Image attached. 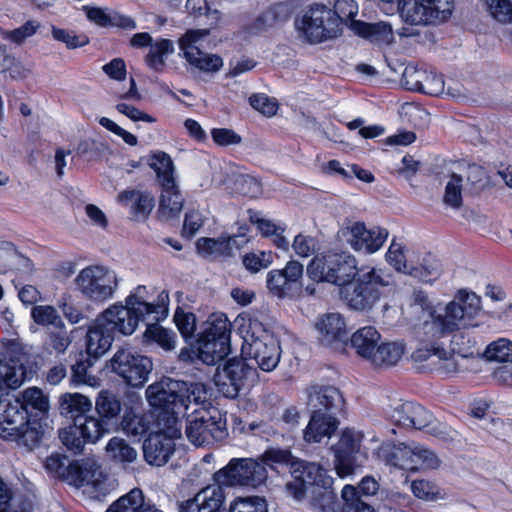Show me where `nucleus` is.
<instances>
[{
	"label": "nucleus",
	"mask_w": 512,
	"mask_h": 512,
	"mask_svg": "<svg viewBox=\"0 0 512 512\" xmlns=\"http://www.w3.org/2000/svg\"><path fill=\"white\" fill-rule=\"evenodd\" d=\"M15 401H19L26 411L32 409L42 415L47 414L50 409L49 396L36 386L23 390Z\"/></svg>",
	"instance_id": "nucleus-42"
},
{
	"label": "nucleus",
	"mask_w": 512,
	"mask_h": 512,
	"mask_svg": "<svg viewBox=\"0 0 512 512\" xmlns=\"http://www.w3.org/2000/svg\"><path fill=\"white\" fill-rule=\"evenodd\" d=\"M364 435L355 429H345L335 446L334 468L341 478L353 474L356 467L367 459Z\"/></svg>",
	"instance_id": "nucleus-12"
},
{
	"label": "nucleus",
	"mask_w": 512,
	"mask_h": 512,
	"mask_svg": "<svg viewBox=\"0 0 512 512\" xmlns=\"http://www.w3.org/2000/svg\"><path fill=\"white\" fill-rule=\"evenodd\" d=\"M111 369L128 385L143 386L152 371V361L143 355L135 354L129 350H119L110 360Z\"/></svg>",
	"instance_id": "nucleus-16"
},
{
	"label": "nucleus",
	"mask_w": 512,
	"mask_h": 512,
	"mask_svg": "<svg viewBox=\"0 0 512 512\" xmlns=\"http://www.w3.org/2000/svg\"><path fill=\"white\" fill-rule=\"evenodd\" d=\"M183 208V198L175 184L163 187L160 199L159 213L162 218L170 219L179 215Z\"/></svg>",
	"instance_id": "nucleus-47"
},
{
	"label": "nucleus",
	"mask_w": 512,
	"mask_h": 512,
	"mask_svg": "<svg viewBox=\"0 0 512 512\" xmlns=\"http://www.w3.org/2000/svg\"><path fill=\"white\" fill-rule=\"evenodd\" d=\"M451 354H457L462 358H480L479 342L468 332H458L450 341Z\"/></svg>",
	"instance_id": "nucleus-45"
},
{
	"label": "nucleus",
	"mask_w": 512,
	"mask_h": 512,
	"mask_svg": "<svg viewBox=\"0 0 512 512\" xmlns=\"http://www.w3.org/2000/svg\"><path fill=\"white\" fill-rule=\"evenodd\" d=\"M441 273V263L434 256L430 254L423 256L415 254V262H412L407 275L423 282H433L440 277Z\"/></svg>",
	"instance_id": "nucleus-30"
},
{
	"label": "nucleus",
	"mask_w": 512,
	"mask_h": 512,
	"mask_svg": "<svg viewBox=\"0 0 512 512\" xmlns=\"http://www.w3.org/2000/svg\"><path fill=\"white\" fill-rule=\"evenodd\" d=\"M257 372L244 360L230 359L216 375V385L228 398H234L239 391L254 383Z\"/></svg>",
	"instance_id": "nucleus-18"
},
{
	"label": "nucleus",
	"mask_w": 512,
	"mask_h": 512,
	"mask_svg": "<svg viewBox=\"0 0 512 512\" xmlns=\"http://www.w3.org/2000/svg\"><path fill=\"white\" fill-rule=\"evenodd\" d=\"M168 293L162 291L157 301H150L145 286L136 287L126 297L125 304L114 303L106 308L99 316L113 333L131 335L135 332L140 321L158 322L168 315Z\"/></svg>",
	"instance_id": "nucleus-2"
},
{
	"label": "nucleus",
	"mask_w": 512,
	"mask_h": 512,
	"mask_svg": "<svg viewBox=\"0 0 512 512\" xmlns=\"http://www.w3.org/2000/svg\"><path fill=\"white\" fill-rule=\"evenodd\" d=\"M293 480L287 483L288 492L296 499H307L314 512H339L333 489V478L317 463L293 462Z\"/></svg>",
	"instance_id": "nucleus-3"
},
{
	"label": "nucleus",
	"mask_w": 512,
	"mask_h": 512,
	"mask_svg": "<svg viewBox=\"0 0 512 512\" xmlns=\"http://www.w3.org/2000/svg\"><path fill=\"white\" fill-rule=\"evenodd\" d=\"M453 301L458 302L459 309L466 323L476 317L482 309L480 297L476 293L465 289L459 290L455 294Z\"/></svg>",
	"instance_id": "nucleus-50"
},
{
	"label": "nucleus",
	"mask_w": 512,
	"mask_h": 512,
	"mask_svg": "<svg viewBox=\"0 0 512 512\" xmlns=\"http://www.w3.org/2000/svg\"><path fill=\"white\" fill-rule=\"evenodd\" d=\"M381 339V334L375 327L365 326L351 335L350 342L356 354L370 362Z\"/></svg>",
	"instance_id": "nucleus-24"
},
{
	"label": "nucleus",
	"mask_w": 512,
	"mask_h": 512,
	"mask_svg": "<svg viewBox=\"0 0 512 512\" xmlns=\"http://www.w3.org/2000/svg\"><path fill=\"white\" fill-rule=\"evenodd\" d=\"M68 472V482L76 487L91 486L101 493L115 488V480L102 469V466L94 458L70 462Z\"/></svg>",
	"instance_id": "nucleus-15"
},
{
	"label": "nucleus",
	"mask_w": 512,
	"mask_h": 512,
	"mask_svg": "<svg viewBox=\"0 0 512 512\" xmlns=\"http://www.w3.org/2000/svg\"><path fill=\"white\" fill-rule=\"evenodd\" d=\"M105 457L116 464L126 465L137 460L138 452L125 439L115 436L105 446Z\"/></svg>",
	"instance_id": "nucleus-32"
},
{
	"label": "nucleus",
	"mask_w": 512,
	"mask_h": 512,
	"mask_svg": "<svg viewBox=\"0 0 512 512\" xmlns=\"http://www.w3.org/2000/svg\"><path fill=\"white\" fill-rule=\"evenodd\" d=\"M147 508L144 506L142 492L133 489L110 505L106 512H145Z\"/></svg>",
	"instance_id": "nucleus-52"
},
{
	"label": "nucleus",
	"mask_w": 512,
	"mask_h": 512,
	"mask_svg": "<svg viewBox=\"0 0 512 512\" xmlns=\"http://www.w3.org/2000/svg\"><path fill=\"white\" fill-rule=\"evenodd\" d=\"M95 408L99 417L104 420H111L116 418L121 412V403L117 397L108 392L101 391L96 399Z\"/></svg>",
	"instance_id": "nucleus-53"
},
{
	"label": "nucleus",
	"mask_w": 512,
	"mask_h": 512,
	"mask_svg": "<svg viewBox=\"0 0 512 512\" xmlns=\"http://www.w3.org/2000/svg\"><path fill=\"white\" fill-rule=\"evenodd\" d=\"M338 427L337 419L331 413L315 411L304 430L303 438L307 443H320L330 439Z\"/></svg>",
	"instance_id": "nucleus-22"
},
{
	"label": "nucleus",
	"mask_w": 512,
	"mask_h": 512,
	"mask_svg": "<svg viewBox=\"0 0 512 512\" xmlns=\"http://www.w3.org/2000/svg\"><path fill=\"white\" fill-rule=\"evenodd\" d=\"M185 62L191 71L204 74H215L219 72L224 65L222 57L214 53L206 52L203 49H199L195 55L193 54L186 58Z\"/></svg>",
	"instance_id": "nucleus-37"
},
{
	"label": "nucleus",
	"mask_w": 512,
	"mask_h": 512,
	"mask_svg": "<svg viewBox=\"0 0 512 512\" xmlns=\"http://www.w3.org/2000/svg\"><path fill=\"white\" fill-rule=\"evenodd\" d=\"M350 29L355 34L380 44H390L394 39L392 27L386 22L370 24L361 21H352L350 23Z\"/></svg>",
	"instance_id": "nucleus-29"
},
{
	"label": "nucleus",
	"mask_w": 512,
	"mask_h": 512,
	"mask_svg": "<svg viewBox=\"0 0 512 512\" xmlns=\"http://www.w3.org/2000/svg\"><path fill=\"white\" fill-rule=\"evenodd\" d=\"M481 357L487 361L512 362V342L506 338H500L487 345Z\"/></svg>",
	"instance_id": "nucleus-56"
},
{
	"label": "nucleus",
	"mask_w": 512,
	"mask_h": 512,
	"mask_svg": "<svg viewBox=\"0 0 512 512\" xmlns=\"http://www.w3.org/2000/svg\"><path fill=\"white\" fill-rule=\"evenodd\" d=\"M413 360L428 370H456L451 352L439 344L426 345L418 348L412 355Z\"/></svg>",
	"instance_id": "nucleus-21"
},
{
	"label": "nucleus",
	"mask_w": 512,
	"mask_h": 512,
	"mask_svg": "<svg viewBox=\"0 0 512 512\" xmlns=\"http://www.w3.org/2000/svg\"><path fill=\"white\" fill-rule=\"evenodd\" d=\"M407 428L425 430L427 433L435 436H442L445 430V427L439 421L435 420L429 411L416 403L413 404L410 422Z\"/></svg>",
	"instance_id": "nucleus-38"
},
{
	"label": "nucleus",
	"mask_w": 512,
	"mask_h": 512,
	"mask_svg": "<svg viewBox=\"0 0 512 512\" xmlns=\"http://www.w3.org/2000/svg\"><path fill=\"white\" fill-rule=\"evenodd\" d=\"M332 268L330 283L338 286L350 284L359 271L356 257L346 251H336Z\"/></svg>",
	"instance_id": "nucleus-26"
},
{
	"label": "nucleus",
	"mask_w": 512,
	"mask_h": 512,
	"mask_svg": "<svg viewBox=\"0 0 512 512\" xmlns=\"http://www.w3.org/2000/svg\"><path fill=\"white\" fill-rule=\"evenodd\" d=\"M375 456L390 467L407 471L436 468L440 463L434 452L414 443H384L378 448Z\"/></svg>",
	"instance_id": "nucleus-7"
},
{
	"label": "nucleus",
	"mask_w": 512,
	"mask_h": 512,
	"mask_svg": "<svg viewBox=\"0 0 512 512\" xmlns=\"http://www.w3.org/2000/svg\"><path fill=\"white\" fill-rule=\"evenodd\" d=\"M343 507L341 512H375L374 508L362 501L358 490L352 485H345L341 491Z\"/></svg>",
	"instance_id": "nucleus-57"
},
{
	"label": "nucleus",
	"mask_w": 512,
	"mask_h": 512,
	"mask_svg": "<svg viewBox=\"0 0 512 512\" xmlns=\"http://www.w3.org/2000/svg\"><path fill=\"white\" fill-rule=\"evenodd\" d=\"M309 404L316 407L322 406L332 413L339 412L344 407V398L341 392L332 386L313 388L309 392Z\"/></svg>",
	"instance_id": "nucleus-31"
},
{
	"label": "nucleus",
	"mask_w": 512,
	"mask_h": 512,
	"mask_svg": "<svg viewBox=\"0 0 512 512\" xmlns=\"http://www.w3.org/2000/svg\"><path fill=\"white\" fill-rule=\"evenodd\" d=\"M266 286L268 290L278 298L290 297L293 294V288L279 269L268 272Z\"/></svg>",
	"instance_id": "nucleus-60"
},
{
	"label": "nucleus",
	"mask_w": 512,
	"mask_h": 512,
	"mask_svg": "<svg viewBox=\"0 0 512 512\" xmlns=\"http://www.w3.org/2000/svg\"><path fill=\"white\" fill-rule=\"evenodd\" d=\"M266 478L263 464L253 459H233L214 474L215 482L223 486L257 485Z\"/></svg>",
	"instance_id": "nucleus-17"
},
{
	"label": "nucleus",
	"mask_w": 512,
	"mask_h": 512,
	"mask_svg": "<svg viewBox=\"0 0 512 512\" xmlns=\"http://www.w3.org/2000/svg\"><path fill=\"white\" fill-rule=\"evenodd\" d=\"M40 28L41 24L36 20H29L13 30H5L0 27V38L13 44L21 45L28 38L34 36Z\"/></svg>",
	"instance_id": "nucleus-55"
},
{
	"label": "nucleus",
	"mask_w": 512,
	"mask_h": 512,
	"mask_svg": "<svg viewBox=\"0 0 512 512\" xmlns=\"http://www.w3.org/2000/svg\"><path fill=\"white\" fill-rule=\"evenodd\" d=\"M315 328L319 334V341L327 347H337L346 342L348 326L345 318L337 312H329L320 316Z\"/></svg>",
	"instance_id": "nucleus-20"
},
{
	"label": "nucleus",
	"mask_w": 512,
	"mask_h": 512,
	"mask_svg": "<svg viewBox=\"0 0 512 512\" xmlns=\"http://www.w3.org/2000/svg\"><path fill=\"white\" fill-rule=\"evenodd\" d=\"M31 316L35 323L42 326H54L56 328L63 327V321L56 308L51 305L34 306Z\"/></svg>",
	"instance_id": "nucleus-59"
},
{
	"label": "nucleus",
	"mask_w": 512,
	"mask_h": 512,
	"mask_svg": "<svg viewBox=\"0 0 512 512\" xmlns=\"http://www.w3.org/2000/svg\"><path fill=\"white\" fill-rule=\"evenodd\" d=\"M401 18L412 25H428L446 21L453 10L452 0H399Z\"/></svg>",
	"instance_id": "nucleus-14"
},
{
	"label": "nucleus",
	"mask_w": 512,
	"mask_h": 512,
	"mask_svg": "<svg viewBox=\"0 0 512 512\" xmlns=\"http://www.w3.org/2000/svg\"><path fill=\"white\" fill-rule=\"evenodd\" d=\"M204 385L209 393L208 398L197 405L191 395L189 400L186 399L189 407L183 416H188L186 435L195 446L223 440L227 435L226 424L221 415L216 410L211 411L205 407L211 396V389L206 384Z\"/></svg>",
	"instance_id": "nucleus-5"
},
{
	"label": "nucleus",
	"mask_w": 512,
	"mask_h": 512,
	"mask_svg": "<svg viewBox=\"0 0 512 512\" xmlns=\"http://www.w3.org/2000/svg\"><path fill=\"white\" fill-rule=\"evenodd\" d=\"M175 51L174 43L170 39H157L152 42L145 58L146 63L154 70L159 71L165 65V59Z\"/></svg>",
	"instance_id": "nucleus-48"
},
{
	"label": "nucleus",
	"mask_w": 512,
	"mask_h": 512,
	"mask_svg": "<svg viewBox=\"0 0 512 512\" xmlns=\"http://www.w3.org/2000/svg\"><path fill=\"white\" fill-rule=\"evenodd\" d=\"M143 339L146 343H156L167 351L175 349L177 343L175 334L157 323L147 326Z\"/></svg>",
	"instance_id": "nucleus-49"
},
{
	"label": "nucleus",
	"mask_w": 512,
	"mask_h": 512,
	"mask_svg": "<svg viewBox=\"0 0 512 512\" xmlns=\"http://www.w3.org/2000/svg\"><path fill=\"white\" fill-rule=\"evenodd\" d=\"M250 105L259 113L266 117H272L277 113L278 103L276 99L266 94L259 93L250 96Z\"/></svg>",
	"instance_id": "nucleus-63"
},
{
	"label": "nucleus",
	"mask_w": 512,
	"mask_h": 512,
	"mask_svg": "<svg viewBox=\"0 0 512 512\" xmlns=\"http://www.w3.org/2000/svg\"><path fill=\"white\" fill-rule=\"evenodd\" d=\"M406 353L405 344L400 341H380L370 364L376 367H392L397 365Z\"/></svg>",
	"instance_id": "nucleus-28"
},
{
	"label": "nucleus",
	"mask_w": 512,
	"mask_h": 512,
	"mask_svg": "<svg viewBox=\"0 0 512 512\" xmlns=\"http://www.w3.org/2000/svg\"><path fill=\"white\" fill-rule=\"evenodd\" d=\"M87 18L99 26L115 25L123 28H136V23L133 19L128 16L120 15L116 12H109L99 7H88L83 8Z\"/></svg>",
	"instance_id": "nucleus-36"
},
{
	"label": "nucleus",
	"mask_w": 512,
	"mask_h": 512,
	"mask_svg": "<svg viewBox=\"0 0 512 512\" xmlns=\"http://www.w3.org/2000/svg\"><path fill=\"white\" fill-rule=\"evenodd\" d=\"M235 237L222 236L218 239L201 238L197 241L198 253L202 256L230 254Z\"/></svg>",
	"instance_id": "nucleus-51"
},
{
	"label": "nucleus",
	"mask_w": 512,
	"mask_h": 512,
	"mask_svg": "<svg viewBox=\"0 0 512 512\" xmlns=\"http://www.w3.org/2000/svg\"><path fill=\"white\" fill-rule=\"evenodd\" d=\"M118 276L112 269L101 265L83 268L74 283L76 289L87 299L104 303L114 297L118 288Z\"/></svg>",
	"instance_id": "nucleus-8"
},
{
	"label": "nucleus",
	"mask_w": 512,
	"mask_h": 512,
	"mask_svg": "<svg viewBox=\"0 0 512 512\" xmlns=\"http://www.w3.org/2000/svg\"><path fill=\"white\" fill-rule=\"evenodd\" d=\"M4 358L0 360V385L16 390L31 378L28 355L18 340L3 342Z\"/></svg>",
	"instance_id": "nucleus-13"
},
{
	"label": "nucleus",
	"mask_w": 512,
	"mask_h": 512,
	"mask_svg": "<svg viewBox=\"0 0 512 512\" xmlns=\"http://www.w3.org/2000/svg\"><path fill=\"white\" fill-rule=\"evenodd\" d=\"M491 15L499 22L508 23L512 21L511 0H487Z\"/></svg>",
	"instance_id": "nucleus-64"
},
{
	"label": "nucleus",
	"mask_w": 512,
	"mask_h": 512,
	"mask_svg": "<svg viewBox=\"0 0 512 512\" xmlns=\"http://www.w3.org/2000/svg\"><path fill=\"white\" fill-rule=\"evenodd\" d=\"M195 348L200 361L215 365L229 354L230 342L199 336Z\"/></svg>",
	"instance_id": "nucleus-27"
},
{
	"label": "nucleus",
	"mask_w": 512,
	"mask_h": 512,
	"mask_svg": "<svg viewBox=\"0 0 512 512\" xmlns=\"http://www.w3.org/2000/svg\"><path fill=\"white\" fill-rule=\"evenodd\" d=\"M231 323L223 313H215L205 321L199 336L230 342Z\"/></svg>",
	"instance_id": "nucleus-44"
},
{
	"label": "nucleus",
	"mask_w": 512,
	"mask_h": 512,
	"mask_svg": "<svg viewBox=\"0 0 512 512\" xmlns=\"http://www.w3.org/2000/svg\"><path fill=\"white\" fill-rule=\"evenodd\" d=\"M245 268L253 273L268 268L273 263L271 251H255L247 253L242 259Z\"/></svg>",
	"instance_id": "nucleus-61"
},
{
	"label": "nucleus",
	"mask_w": 512,
	"mask_h": 512,
	"mask_svg": "<svg viewBox=\"0 0 512 512\" xmlns=\"http://www.w3.org/2000/svg\"><path fill=\"white\" fill-rule=\"evenodd\" d=\"M225 498L223 485L217 482L204 487L197 493V500H200L202 512H223L221 507L225 502Z\"/></svg>",
	"instance_id": "nucleus-46"
},
{
	"label": "nucleus",
	"mask_w": 512,
	"mask_h": 512,
	"mask_svg": "<svg viewBox=\"0 0 512 512\" xmlns=\"http://www.w3.org/2000/svg\"><path fill=\"white\" fill-rule=\"evenodd\" d=\"M295 27L307 41L319 43L340 33L339 19L324 5H313L295 20Z\"/></svg>",
	"instance_id": "nucleus-10"
},
{
	"label": "nucleus",
	"mask_w": 512,
	"mask_h": 512,
	"mask_svg": "<svg viewBox=\"0 0 512 512\" xmlns=\"http://www.w3.org/2000/svg\"><path fill=\"white\" fill-rule=\"evenodd\" d=\"M338 236L355 252L373 255L380 251L389 237V231L378 225H366L362 221L347 219Z\"/></svg>",
	"instance_id": "nucleus-9"
},
{
	"label": "nucleus",
	"mask_w": 512,
	"mask_h": 512,
	"mask_svg": "<svg viewBox=\"0 0 512 512\" xmlns=\"http://www.w3.org/2000/svg\"><path fill=\"white\" fill-rule=\"evenodd\" d=\"M174 322L184 338H191L196 330V317L191 312L177 308L174 314Z\"/></svg>",
	"instance_id": "nucleus-62"
},
{
	"label": "nucleus",
	"mask_w": 512,
	"mask_h": 512,
	"mask_svg": "<svg viewBox=\"0 0 512 512\" xmlns=\"http://www.w3.org/2000/svg\"><path fill=\"white\" fill-rule=\"evenodd\" d=\"M228 512H268V505L264 498L256 495L236 497L230 502Z\"/></svg>",
	"instance_id": "nucleus-58"
},
{
	"label": "nucleus",
	"mask_w": 512,
	"mask_h": 512,
	"mask_svg": "<svg viewBox=\"0 0 512 512\" xmlns=\"http://www.w3.org/2000/svg\"><path fill=\"white\" fill-rule=\"evenodd\" d=\"M0 437L32 449L40 442L42 430L19 401H9L0 409Z\"/></svg>",
	"instance_id": "nucleus-6"
},
{
	"label": "nucleus",
	"mask_w": 512,
	"mask_h": 512,
	"mask_svg": "<svg viewBox=\"0 0 512 512\" xmlns=\"http://www.w3.org/2000/svg\"><path fill=\"white\" fill-rule=\"evenodd\" d=\"M156 413L153 414H136L133 411L126 412L123 416L121 426L122 430L128 436H142L147 431L153 430L154 424L157 420V414L160 411L159 408H155Z\"/></svg>",
	"instance_id": "nucleus-34"
},
{
	"label": "nucleus",
	"mask_w": 512,
	"mask_h": 512,
	"mask_svg": "<svg viewBox=\"0 0 512 512\" xmlns=\"http://www.w3.org/2000/svg\"><path fill=\"white\" fill-rule=\"evenodd\" d=\"M118 201L129 208L136 220H144L154 208V198L148 192L130 190L118 195Z\"/></svg>",
	"instance_id": "nucleus-25"
},
{
	"label": "nucleus",
	"mask_w": 512,
	"mask_h": 512,
	"mask_svg": "<svg viewBox=\"0 0 512 512\" xmlns=\"http://www.w3.org/2000/svg\"><path fill=\"white\" fill-rule=\"evenodd\" d=\"M335 254V250H328L315 255L307 265L308 276L316 282L330 283Z\"/></svg>",
	"instance_id": "nucleus-35"
},
{
	"label": "nucleus",
	"mask_w": 512,
	"mask_h": 512,
	"mask_svg": "<svg viewBox=\"0 0 512 512\" xmlns=\"http://www.w3.org/2000/svg\"><path fill=\"white\" fill-rule=\"evenodd\" d=\"M239 334L243 340L241 352L256 361L263 371H273L279 364L281 348L277 338L255 318H242Z\"/></svg>",
	"instance_id": "nucleus-4"
},
{
	"label": "nucleus",
	"mask_w": 512,
	"mask_h": 512,
	"mask_svg": "<svg viewBox=\"0 0 512 512\" xmlns=\"http://www.w3.org/2000/svg\"><path fill=\"white\" fill-rule=\"evenodd\" d=\"M149 166L154 170L163 187L175 184V165L165 152L156 151L150 155Z\"/></svg>",
	"instance_id": "nucleus-39"
},
{
	"label": "nucleus",
	"mask_w": 512,
	"mask_h": 512,
	"mask_svg": "<svg viewBox=\"0 0 512 512\" xmlns=\"http://www.w3.org/2000/svg\"><path fill=\"white\" fill-rule=\"evenodd\" d=\"M113 340V331L104 321H101V317L98 316L87 331V353L93 357L102 356L111 348Z\"/></svg>",
	"instance_id": "nucleus-23"
},
{
	"label": "nucleus",
	"mask_w": 512,
	"mask_h": 512,
	"mask_svg": "<svg viewBox=\"0 0 512 512\" xmlns=\"http://www.w3.org/2000/svg\"><path fill=\"white\" fill-rule=\"evenodd\" d=\"M74 426L87 443L98 442L108 432L104 420L92 415L76 416L74 418Z\"/></svg>",
	"instance_id": "nucleus-33"
},
{
	"label": "nucleus",
	"mask_w": 512,
	"mask_h": 512,
	"mask_svg": "<svg viewBox=\"0 0 512 512\" xmlns=\"http://www.w3.org/2000/svg\"><path fill=\"white\" fill-rule=\"evenodd\" d=\"M385 260L397 272L408 274L412 262H415V254L410 253L402 243L393 239L385 254Z\"/></svg>",
	"instance_id": "nucleus-41"
},
{
	"label": "nucleus",
	"mask_w": 512,
	"mask_h": 512,
	"mask_svg": "<svg viewBox=\"0 0 512 512\" xmlns=\"http://www.w3.org/2000/svg\"><path fill=\"white\" fill-rule=\"evenodd\" d=\"M392 276L381 268L362 273L357 282L344 291L347 304L355 310L371 308L380 298V288L392 284Z\"/></svg>",
	"instance_id": "nucleus-11"
},
{
	"label": "nucleus",
	"mask_w": 512,
	"mask_h": 512,
	"mask_svg": "<svg viewBox=\"0 0 512 512\" xmlns=\"http://www.w3.org/2000/svg\"><path fill=\"white\" fill-rule=\"evenodd\" d=\"M93 403L90 398L80 393H64L59 397V409L62 415H85L91 411Z\"/></svg>",
	"instance_id": "nucleus-43"
},
{
	"label": "nucleus",
	"mask_w": 512,
	"mask_h": 512,
	"mask_svg": "<svg viewBox=\"0 0 512 512\" xmlns=\"http://www.w3.org/2000/svg\"><path fill=\"white\" fill-rule=\"evenodd\" d=\"M418 91L432 96H439L444 93L452 97H458L460 95L459 90H452L450 87L445 91V82L443 77L426 70L425 76L421 81V87H419Z\"/></svg>",
	"instance_id": "nucleus-54"
},
{
	"label": "nucleus",
	"mask_w": 512,
	"mask_h": 512,
	"mask_svg": "<svg viewBox=\"0 0 512 512\" xmlns=\"http://www.w3.org/2000/svg\"><path fill=\"white\" fill-rule=\"evenodd\" d=\"M209 35L210 30L208 28L188 29L177 40L179 56L185 60L189 56L195 55L199 49H202L203 42Z\"/></svg>",
	"instance_id": "nucleus-40"
},
{
	"label": "nucleus",
	"mask_w": 512,
	"mask_h": 512,
	"mask_svg": "<svg viewBox=\"0 0 512 512\" xmlns=\"http://www.w3.org/2000/svg\"><path fill=\"white\" fill-rule=\"evenodd\" d=\"M430 321H426L424 329L432 337H441L459 327L468 324L463 319L458 302L451 300L446 304H437L430 312Z\"/></svg>",
	"instance_id": "nucleus-19"
},
{
	"label": "nucleus",
	"mask_w": 512,
	"mask_h": 512,
	"mask_svg": "<svg viewBox=\"0 0 512 512\" xmlns=\"http://www.w3.org/2000/svg\"><path fill=\"white\" fill-rule=\"evenodd\" d=\"M193 396L198 405L208 396L204 383L183 382L163 378L146 389V398L153 408H159L152 432L143 444L145 461L154 466L166 464L174 452L175 440L181 437L180 420L189 407L186 399Z\"/></svg>",
	"instance_id": "nucleus-1"
}]
</instances>
